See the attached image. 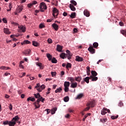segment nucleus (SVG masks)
<instances>
[{
  "mask_svg": "<svg viewBox=\"0 0 126 126\" xmlns=\"http://www.w3.org/2000/svg\"><path fill=\"white\" fill-rule=\"evenodd\" d=\"M67 80L68 81H70L71 83L70 85L71 88H76V87H77V83L74 82V81H75L74 78L72 77H68Z\"/></svg>",
  "mask_w": 126,
  "mask_h": 126,
  "instance_id": "obj_1",
  "label": "nucleus"
},
{
  "mask_svg": "<svg viewBox=\"0 0 126 126\" xmlns=\"http://www.w3.org/2000/svg\"><path fill=\"white\" fill-rule=\"evenodd\" d=\"M34 88L38 91V92H42V91L44 90V89L45 88V85L40 86V83H37Z\"/></svg>",
  "mask_w": 126,
  "mask_h": 126,
  "instance_id": "obj_2",
  "label": "nucleus"
},
{
  "mask_svg": "<svg viewBox=\"0 0 126 126\" xmlns=\"http://www.w3.org/2000/svg\"><path fill=\"white\" fill-rule=\"evenodd\" d=\"M39 8L41 12H44V10H46L47 8V5L44 2H42L40 3Z\"/></svg>",
  "mask_w": 126,
  "mask_h": 126,
  "instance_id": "obj_3",
  "label": "nucleus"
},
{
  "mask_svg": "<svg viewBox=\"0 0 126 126\" xmlns=\"http://www.w3.org/2000/svg\"><path fill=\"white\" fill-rule=\"evenodd\" d=\"M69 85H70V83H69V82L65 81L64 82V92L66 93V92H68V91H69V88H68V87H69Z\"/></svg>",
  "mask_w": 126,
  "mask_h": 126,
  "instance_id": "obj_4",
  "label": "nucleus"
},
{
  "mask_svg": "<svg viewBox=\"0 0 126 126\" xmlns=\"http://www.w3.org/2000/svg\"><path fill=\"white\" fill-rule=\"evenodd\" d=\"M52 14L55 18H57V17H58V15H59V10L56 8H54Z\"/></svg>",
  "mask_w": 126,
  "mask_h": 126,
  "instance_id": "obj_5",
  "label": "nucleus"
},
{
  "mask_svg": "<svg viewBox=\"0 0 126 126\" xmlns=\"http://www.w3.org/2000/svg\"><path fill=\"white\" fill-rule=\"evenodd\" d=\"M66 57L67 58V60H71V57H72V53L68 50H66Z\"/></svg>",
  "mask_w": 126,
  "mask_h": 126,
  "instance_id": "obj_6",
  "label": "nucleus"
},
{
  "mask_svg": "<svg viewBox=\"0 0 126 126\" xmlns=\"http://www.w3.org/2000/svg\"><path fill=\"white\" fill-rule=\"evenodd\" d=\"M33 105H34L35 109H39V108L41 107V105H40V99H37V100L33 103Z\"/></svg>",
  "mask_w": 126,
  "mask_h": 126,
  "instance_id": "obj_7",
  "label": "nucleus"
},
{
  "mask_svg": "<svg viewBox=\"0 0 126 126\" xmlns=\"http://www.w3.org/2000/svg\"><path fill=\"white\" fill-rule=\"evenodd\" d=\"M88 51L91 53V54H95V50L93 47V46L91 45L88 48Z\"/></svg>",
  "mask_w": 126,
  "mask_h": 126,
  "instance_id": "obj_8",
  "label": "nucleus"
},
{
  "mask_svg": "<svg viewBox=\"0 0 126 126\" xmlns=\"http://www.w3.org/2000/svg\"><path fill=\"white\" fill-rule=\"evenodd\" d=\"M87 106H90L92 108L95 106V100L90 101L87 104Z\"/></svg>",
  "mask_w": 126,
  "mask_h": 126,
  "instance_id": "obj_9",
  "label": "nucleus"
},
{
  "mask_svg": "<svg viewBox=\"0 0 126 126\" xmlns=\"http://www.w3.org/2000/svg\"><path fill=\"white\" fill-rule=\"evenodd\" d=\"M19 29L20 30L19 31V32H25L26 31V28L24 27L23 26H20L18 27Z\"/></svg>",
  "mask_w": 126,
  "mask_h": 126,
  "instance_id": "obj_10",
  "label": "nucleus"
},
{
  "mask_svg": "<svg viewBox=\"0 0 126 126\" xmlns=\"http://www.w3.org/2000/svg\"><path fill=\"white\" fill-rule=\"evenodd\" d=\"M37 1H33L32 3H30L28 4V7H29V8H31L33 5L37 4Z\"/></svg>",
  "mask_w": 126,
  "mask_h": 126,
  "instance_id": "obj_11",
  "label": "nucleus"
},
{
  "mask_svg": "<svg viewBox=\"0 0 126 126\" xmlns=\"http://www.w3.org/2000/svg\"><path fill=\"white\" fill-rule=\"evenodd\" d=\"M30 53H31V50L30 49L25 50L24 52L25 56H30Z\"/></svg>",
  "mask_w": 126,
  "mask_h": 126,
  "instance_id": "obj_12",
  "label": "nucleus"
},
{
  "mask_svg": "<svg viewBox=\"0 0 126 126\" xmlns=\"http://www.w3.org/2000/svg\"><path fill=\"white\" fill-rule=\"evenodd\" d=\"M84 14L87 17H89V16H90V12H89V11H88L87 9H85L84 11Z\"/></svg>",
  "mask_w": 126,
  "mask_h": 126,
  "instance_id": "obj_13",
  "label": "nucleus"
},
{
  "mask_svg": "<svg viewBox=\"0 0 126 126\" xmlns=\"http://www.w3.org/2000/svg\"><path fill=\"white\" fill-rule=\"evenodd\" d=\"M76 62H83V58L79 57V56H76Z\"/></svg>",
  "mask_w": 126,
  "mask_h": 126,
  "instance_id": "obj_14",
  "label": "nucleus"
},
{
  "mask_svg": "<svg viewBox=\"0 0 126 126\" xmlns=\"http://www.w3.org/2000/svg\"><path fill=\"white\" fill-rule=\"evenodd\" d=\"M52 27L53 28H54V29H55L56 31H58V30H59V25H58L56 23H54L52 24Z\"/></svg>",
  "mask_w": 126,
  "mask_h": 126,
  "instance_id": "obj_15",
  "label": "nucleus"
},
{
  "mask_svg": "<svg viewBox=\"0 0 126 126\" xmlns=\"http://www.w3.org/2000/svg\"><path fill=\"white\" fill-rule=\"evenodd\" d=\"M57 110H58V108L57 107H54L52 108L51 110V113L52 115H54L56 114V112L57 111Z\"/></svg>",
  "mask_w": 126,
  "mask_h": 126,
  "instance_id": "obj_16",
  "label": "nucleus"
},
{
  "mask_svg": "<svg viewBox=\"0 0 126 126\" xmlns=\"http://www.w3.org/2000/svg\"><path fill=\"white\" fill-rule=\"evenodd\" d=\"M69 7L72 11H75L76 10V8L75 7H74V6H73L72 4H69Z\"/></svg>",
  "mask_w": 126,
  "mask_h": 126,
  "instance_id": "obj_17",
  "label": "nucleus"
},
{
  "mask_svg": "<svg viewBox=\"0 0 126 126\" xmlns=\"http://www.w3.org/2000/svg\"><path fill=\"white\" fill-rule=\"evenodd\" d=\"M62 50H63V46H62L60 45H57V51H58V52H62Z\"/></svg>",
  "mask_w": 126,
  "mask_h": 126,
  "instance_id": "obj_18",
  "label": "nucleus"
},
{
  "mask_svg": "<svg viewBox=\"0 0 126 126\" xmlns=\"http://www.w3.org/2000/svg\"><path fill=\"white\" fill-rule=\"evenodd\" d=\"M75 81H77V82H80L82 80V78L80 76L75 77L74 78Z\"/></svg>",
  "mask_w": 126,
  "mask_h": 126,
  "instance_id": "obj_19",
  "label": "nucleus"
},
{
  "mask_svg": "<svg viewBox=\"0 0 126 126\" xmlns=\"http://www.w3.org/2000/svg\"><path fill=\"white\" fill-rule=\"evenodd\" d=\"M3 32L5 34H7V35H9V34H10V32H9V30L7 28H4Z\"/></svg>",
  "mask_w": 126,
  "mask_h": 126,
  "instance_id": "obj_20",
  "label": "nucleus"
},
{
  "mask_svg": "<svg viewBox=\"0 0 126 126\" xmlns=\"http://www.w3.org/2000/svg\"><path fill=\"white\" fill-rule=\"evenodd\" d=\"M32 45L34 46V47H39V46H40V43L36 42V41H33Z\"/></svg>",
  "mask_w": 126,
  "mask_h": 126,
  "instance_id": "obj_21",
  "label": "nucleus"
},
{
  "mask_svg": "<svg viewBox=\"0 0 126 126\" xmlns=\"http://www.w3.org/2000/svg\"><path fill=\"white\" fill-rule=\"evenodd\" d=\"M101 114L102 116L106 115V114H107V108H103L101 110Z\"/></svg>",
  "mask_w": 126,
  "mask_h": 126,
  "instance_id": "obj_22",
  "label": "nucleus"
},
{
  "mask_svg": "<svg viewBox=\"0 0 126 126\" xmlns=\"http://www.w3.org/2000/svg\"><path fill=\"white\" fill-rule=\"evenodd\" d=\"M12 121H13L15 122V123H16V122H18V121H19V117L18 115H17L15 117L13 118Z\"/></svg>",
  "mask_w": 126,
  "mask_h": 126,
  "instance_id": "obj_23",
  "label": "nucleus"
},
{
  "mask_svg": "<svg viewBox=\"0 0 126 126\" xmlns=\"http://www.w3.org/2000/svg\"><path fill=\"white\" fill-rule=\"evenodd\" d=\"M22 9H23V6H18V7L17 8V12L18 13L21 12Z\"/></svg>",
  "mask_w": 126,
  "mask_h": 126,
  "instance_id": "obj_24",
  "label": "nucleus"
},
{
  "mask_svg": "<svg viewBox=\"0 0 126 126\" xmlns=\"http://www.w3.org/2000/svg\"><path fill=\"white\" fill-rule=\"evenodd\" d=\"M60 58H61L62 59H66V55L64 53H62L61 54H60Z\"/></svg>",
  "mask_w": 126,
  "mask_h": 126,
  "instance_id": "obj_25",
  "label": "nucleus"
},
{
  "mask_svg": "<svg viewBox=\"0 0 126 126\" xmlns=\"http://www.w3.org/2000/svg\"><path fill=\"white\" fill-rule=\"evenodd\" d=\"M16 125V122L15 121H12L9 122V126H14Z\"/></svg>",
  "mask_w": 126,
  "mask_h": 126,
  "instance_id": "obj_26",
  "label": "nucleus"
},
{
  "mask_svg": "<svg viewBox=\"0 0 126 126\" xmlns=\"http://www.w3.org/2000/svg\"><path fill=\"white\" fill-rule=\"evenodd\" d=\"M34 96L35 97V98H36V99H40V98H41V95H40L39 93H37V94H34Z\"/></svg>",
  "mask_w": 126,
  "mask_h": 126,
  "instance_id": "obj_27",
  "label": "nucleus"
},
{
  "mask_svg": "<svg viewBox=\"0 0 126 126\" xmlns=\"http://www.w3.org/2000/svg\"><path fill=\"white\" fill-rule=\"evenodd\" d=\"M62 91H63V89H62V88L60 87V88H58L57 89H56V90L55 91V93H61V92H62Z\"/></svg>",
  "mask_w": 126,
  "mask_h": 126,
  "instance_id": "obj_28",
  "label": "nucleus"
},
{
  "mask_svg": "<svg viewBox=\"0 0 126 126\" xmlns=\"http://www.w3.org/2000/svg\"><path fill=\"white\" fill-rule=\"evenodd\" d=\"M92 75L94 76V77H95V76H97L98 73H97V72L96 71H91Z\"/></svg>",
  "mask_w": 126,
  "mask_h": 126,
  "instance_id": "obj_29",
  "label": "nucleus"
},
{
  "mask_svg": "<svg viewBox=\"0 0 126 126\" xmlns=\"http://www.w3.org/2000/svg\"><path fill=\"white\" fill-rule=\"evenodd\" d=\"M89 79H90V77H87L86 78H84L83 80H84L85 82H86V83H89Z\"/></svg>",
  "mask_w": 126,
  "mask_h": 126,
  "instance_id": "obj_30",
  "label": "nucleus"
},
{
  "mask_svg": "<svg viewBox=\"0 0 126 126\" xmlns=\"http://www.w3.org/2000/svg\"><path fill=\"white\" fill-rule=\"evenodd\" d=\"M27 101H32V102H35V98L32 97H29L27 98Z\"/></svg>",
  "mask_w": 126,
  "mask_h": 126,
  "instance_id": "obj_31",
  "label": "nucleus"
},
{
  "mask_svg": "<svg viewBox=\"0 0 126 126\" xmlns=\"http://www.w3.org/2000/svg\"><path fill=\"white\" fill-rule=\"evenodd\" d=\"M93 48H95V49H97L98 48V46H99V44H98L97 42H94L93 44Z\"/></svg>",
  "mask_w": 126,
  "mask_h": 126,
  "instance_id": "obj_32",
  "label": "nucleus"
},
{
  "mask_svg": "<svg viewBox=\"0 0 126 126\" xmlns=\"http://www.w3.org/2000/svg\"><path fill=\"white\" fill-rule=\"evenodd\" d=\"M76 15V14L75 13V12H73L71 14V15H69L70 17H71V18H75V16Z\"/></svg>",
  "mask_w": 126,
  "mask_h": 126,
  "instance_id": "obj_33",
  "label": "nucleus"
},
{
  "mask_svg": "<svg viewBox=\"0 0 126 126\" xmlns=\"http://www.w3.org/2000/svg\"><path fill=\"white\" fill-rule=\"evenodd\" d=\"M46 56L49 61H52V58H53V57L52 56V55H51V54L48 53L47 54Z\"/></svg>",
  "mask_w": 126,
  "mask_h": 126,
  "instance_id": "obj_34",
  "label": "nucleus"
},
{
  "mask_svg": "<svg viewBox=\"0 0 126 126\" xmlns=\"http://www.w3.org/2000/svg\"><path fill=\"white\" fill-rule=\"evenodd\" d=\"M31 42L29 40H25L24 42L21 43V45H25V44H31Z\"/></svg>",
  "mask_w": 126,
  "mask_h": 126,
  "instance_id": "obj_35",
  "label": "nucleus"
},
{
  "mask_svg": "<svg viewBox=\"0 0 126 126\" xmlns=\"http://www.w3.org/2000/svg\"><path fill=\"white\" fill-rule=\"evenodd\" d=\"M121 34H123L124 36L126 37V30H121Z\"/></svg>",
  "mask_w": 126,
  "mask_h": 126,
  "instance_id": "obj_36",
  "label": "nucleus"
},
{
  "mask_svg": "<svg viewBox=\"0 0 126 126\" xmlns=\"http://www.w3.org/2000/svg\"><path fill=\"white\" fill-rule=\"evenodd\" d=\"M83 97V94H79L76 97V99H81Z\"/></svg>",
  "mask_w": 126,
  "mask_h": 126,
  "instance_id": "obj_37",
  "label": "nucleus"
},
{
  "mask_svg": "<svg viewBox=\"0 0 126 126\" xmlns=\"http://www.w3.org/2000/svg\"><path fill=\"white\" fill-rule=\"evenodd\" d=\"M0 69H10V68L9 67H6L4 66H2L0 67Z\"/></svg>",
  "mask_w": 126,
  "mask_h": 126,
  "instance_id": "obj_38",
  "label": "nucleus"
},
{
  "mask_svg": "<svg viewBox=\"0 0 126 126\" xmlns=\"http://www.w3.org/2000/svg\"><path fill=\"white\" fill-rule=\"evenodd\" d=\"M52 63H58V61L55 57H54L52 60Z\"/></svg>",
  "mask_w": 126,
  "mask_h": 126,
  "instance_id": "obj_39",
  "label": "nucleus"
},
{
  "mask_svg": "<svg viewBox=\"0 0 126 126\" xmlns=\"http://www.w3.org/2000/svg\"><path fill=\"white\" fill-rule=\"evenodd\" d=\"M64 102H68L69 101V97L68 96H65L63 98Z\"/></svg>",
  "mask_w": 126,
  "mask_h": 126,
  "instance_id": "obj_40",
  "label": "nucleus"
},
{
  "mask_svg": "<svg viewBox=\"0 0 126 126\" xmlns=\"http://www.w3.org/2000/svg\"><path fill=\"white\" fill-rule=\"evenodd\" d=\"M70 2H71V3H72V4L73 5H77V3L74 0H71Z\"/></svg>",
  "mask_w": 126,
  "mask_h": 126,
  "instance_id": "obj_41",
  "label": "nucleus"
},
{
  "mask_svg": "<svg viewBox=\"0 0 126 126\" xmlns=\"http://www.w3.org/2000/svg\"><path fill=\"white\" fill-rule=\"evenodd\" d=\"M100 121L101 122V123H102L103 124H105V123L107 122V119H101L100 120Z\"/></svg>",
  "mask_w": 126,
  "mask_h": 126,
  "instance_id": "obj_42",
  "label": "nucleus"
},
{
  "mask_svg": "<svg viewBox=\"0 0 126 126\" xmlns=\"http://www.w3.org/2000/svg\"><path fill=\"white\" fill-rule=\"evenodd\" d=\"M71 68V64L70 63H67L66 65V68Z\"/></svg>",
  "mask_w": 126,
  "mask_h": 126,
  "instance_id": "obj_43",
  "label": "nucleus"
},
{
  "mask_svg": "<svg viewBox=\"0 0 126 126\" xmlns=\"http://www.w3.org/2000/svg\"><path fill=\"white\" fill-rule=\"evenodd\" d=\"M39 99L40 100V102H42V103H44V101H45V98H43L42 96L37 99V100H39Z\"/></svg>",
  "mask_w": 126,
  "mask_h": 126,
  "instance_id": "obj_44",
  "label": "nucleus"
},
{
  "mask_svg": "<svg viewBox=\"0 0 126 126\" xmlns=\"http://www.w3.org/2000/svg\"><path fill=\"white\" fill-rule=\"evenodd\" d=\"M118 118H119V115H117L116 116H112L111 117V118L112 120H116V119H118Z\"/></svg>",
  "mask_w": 126,
  "mask_h": 126,
  "instance_id": "obj_45",
  "label": "nucleus"
},
{
  "mask_svg": "<svg viewBox=\"0 0 126 126\" xmlns=\"http://www.w3.org/2000/svg\"><path fill=\"white\" fill-rule=\"evenodd\" d=\"M39 28L40 29H43V28H45V25H44L43 24H40Z\"/></svg>",
  "mask_w": 126,
  "mask_h": 126,
  "instance_id": "obj_46",
  "label": "nucleus"
},
{
  "mask_svg": "<svg viewBox=\"0 0 126 126\" xmlns=\"http://www.w3.org/2000/svg\"><path fill=\"white\" fill-rule=\"evenodd\" d=\"M97 80H98V78L96 76L94 77L92 79V81H97Z\"/></svg>",
  "mask_w": 126,
  "mask_h": 126,
  "instance_id": "obj_47",
  "label": "nucleus"
},
{
  "mask_svg": "<svg viewBox=\"0 0 126 126\" xmlns=\"http://www.w3.org/2000/svg\"><path fill=\"white\" fill-rule=\"evenodd\" d=\"M47 42L49 44H52V43H53V40L51 38H48L47 40Z\"/></svg>",
  "mask_w": 126,
  "mask_h": 126,
  "instance_id": "obj_48",
  "label": "nucleus"
},
{
  "mask_svg": "<svg viewBox=\"0 0 126 126\" xmlns=\"http://www.w3.org/2000/svg\"><path fill=\"white\" fill-rule=\"evenodd\" d=\"M36 65H37L38 66H39V67H40V68H42V63H36Z\"/></svg>",
  "mask_w": 126,
  "mask_h": 126,
  "instance_id": "obj_49",
  "label": "nucleus"
},
{
  "mask_svg": "<svg viewBox=\"0 0 126 126\" xmlns=\"http://www.w3.org/2000/svg\"><path fill=\"white\" fill-rule=\"evenodd\" d=\"M46 112H47V115H49V113H51V110L49 109H46L45 110Z\"/></svg>",
  "mask_w": 126,
  "mask_h": 126,
  "instance_id": "obj_50",
  "label": "nucleus"
},
{
  "mask_svg": "<svg viewBox=\"0 0 126 126\" xmlns=\"http://www.w3.org/2000/svg\"><path fill=\"white\" fill-rule=\"evenodd\" d=\"M11 24H13V25H15V26H18V23H15L14 22H12Z\"/></svg>",
  "mask_w": 126,
  "mask_h": 126,
  "instance_id": "obj_51",
  "label": "nucleus"
},
{
  "mask_svg": "<svg viewBox=\"0 0 126 126\" xmlns=\"http://www.w3.org/2000/svg\"><path fill=\"white\" fill-rule=\"evenodd\" d=\"M2 21L4 23H7V21H6V19L5 18H3L2 19Z\"/></svg>",
  "mask_w": 126,
  "mask_h": 126,
  "instance_id": "obj_52",
  "label": "nucleus"
},
{
  "mask_svg": "<svg viewBox=\"0 0 126 126\" xmlns=\"http://www.w3.org/2000/svg\"><path fill=\"white\" fill-rule=\"evenodd\" d=\"M51 93V88H48V92H46V94L48 95Z\"/></svg>",
  "mask_w": 126,
  "mask_h": 126,
  "instance_id": "obj_53",
  "label": "nucleus"
},
{
  "mask_svg": "<svg viewBox=\"0 0 126 126\" xmlns=\"http://www.w3.org/2000/svg\"><path fill=\"white\" fill-rule=\"evenodd\" d=\"M51 74L52 76H55L57 74V73L56 72H51Z\"/></svg>",
  "mask_w": 126,
  "mask_h": 126,
  "instance_id": "obj_54",
  "label": "nucleus"
},
{
  "mask_svg": "<svg viewBox=\"0 0 126 126\" xmlns=\"http://www.w3.org/2000/svg\"><path fill=\"white\" fill-rule=\"evenodd\" d=\"M69 117H70L69 114H67V115H65V118H66V119H69Z\"/></svg>",
  "mask_w": 126,
  "mask_h": 126,
  "instance_id": "obj_55",
  "label": "nucleus"
},
{
  "mask_svg": "<svg viewBox=\"0 0 126 126\" xmlns=\"http://www.w3.org/2000/svg\"><path fill=\"white\" fill-rule=\"evenodd\" d=\"M3 124V125H9V122L8 121H4Z\"/></svg>",
  "mask_w": 126,
  "mask_h": 126,
  "instance_id": "obj_56",
  "label": "nucleus"
},
{
  "mask_svg": "<svg viewBox=\"0 0 126 126\" xmlns=\"http://www.w3.org/2000/svg\"><path fill=\"white\" fill-rule=\"evenodd\" d=\"M119 107H123V106H124V103H123L122 102H120L119 103Z\"/></svg>",
  "mask_w": 126,
  "mask_h": 126,
  "instance_id": "obj_57",
  "label": "nucleus"
},
{
  "mask_svg": "<svg viewBox=\"0 0 126 126\" xmlns=\"http://www.w3.org/2000/svg\"><path fill=\"white\" fill-rule=\"evenodd\" d=\"M19 67H20V68H22V69H24V66L22 64H19Z\"/></svg>",
  "mask_w": 126,
  "mask_h": 126,
  "instance_id": "obj_58",
  "label": "nucleus"
},
{
  "mask_svg": "<svg viewBox=\"0 0 126 126\" xmlns=\"http://www.w3.org/2000/svg\"><path fill=\"white\" fill-rule=\"evenodd\" d=\"M89 109H90V107L89 106H87V107L85 109L84 111H88Z\"/></svg>",
  "mask_w": 126,
  "mask_h": 126,
  "instance_id": "obj_59",
  "label": "nucleus"
},
{
  "mask_svg": "<svg viewBox=\"0 0 126 126\" xmlns=\"http://www.w3.org/2000/svg\"><path fill=\"white\" fill-rule=\"evenodd\" d=\"M9 109L10 110V111L12 110V105H11V104H10L9 106Z\"/></svg>",
  "mask_w": 126,
  "mask_h": 126,
  "instance_id": "obj_60",
  "label": "nucleus"
},
{
  "mask_svg": "<svg viewBox=\"0 0 126 126\" xmlns=\"http://www.w3.org/2000/svg\"><path fill=\"white\" fill-rule=\"evenodd\" d=\"M61 76H63V75H64V71H62L61 72Z\"/></svg>",
  "mask_w": 126,
  "mask_h": 126,
  "instance_id": "obj_61",
  "label": "nucleus"
},
{
  "mask_svg": "<svg viewBox=\"0 0 126 126\" xmlns=\"http://www.w3.org/2000/svg\"><path fill=\"white\" fill-rule=\"evenodd\" d=\"M69 113H73V110L72 109H68V110Z\"/></svg>",
  "mask_w": 126,
  "mask_h": 126,
  "instance_id": "obj_62",
  "label": "nucleus"
},
{
  "mask_svg": "<svg viewBox=\"0 0 126 126\" xmlns=\"http://www.w3.org/2000/svg\"><path fill=\"white\" fill-rule=\"evenodd\" d=\"M119 25H120V26H124V23H123V22H120L119 23Z\"/></svg>",
  "mask_w": 126,
  "mask_h": 126,
  "instance_id": "obj_63",
  "label": "nucleus"
},
{
  "mask_svg": "<svg viewBox=\"0 0 126 126\" xmlns=\"http://www.w3.org/2000/svg\"><path fill=\"white\" fill-rule=\"evenodd\" d=\"M53 19H47V22H52Z\"/></svg>",
  "mask_w": 126,
  "mask_h": 126,
  "instance_id": "obj_64",
  "label": "nucleus"
}]
</instances>
